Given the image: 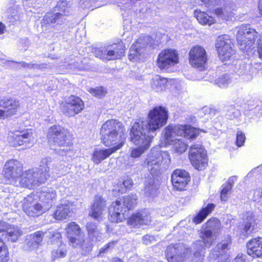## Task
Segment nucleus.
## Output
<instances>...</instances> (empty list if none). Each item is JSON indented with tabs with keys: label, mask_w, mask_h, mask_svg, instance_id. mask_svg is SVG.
Here are the masks:
<instances>
[{
	"label": "nucleus",
	"mask_w": 262,
	"mask_h": 262,
	"mask_svg": "<svg viewBox=\"0 0 262 262\" xmlns=\"http://www.w3.org/2000/svg\"><path fill=\"white\" fill-rule=\"evenodd\" d=\"M85 228L90 237H93L98 232L96 224L93 222H88L86 224Z\"/></svg>",
	"instance_id": "obj_43"
},
{
	"label": "nucleus",
	"mask_w": 262,
	"mask_h": 262,
	"mask_svg": "<svg viewBox=\"0 0 262 262\" xmlns=\"http://www.w3.org/2000/svg\"><path fill=\"white\" fill-rule=\"evenodd\" d=\"M147 119V128L143 120L138 119L129 129V141L138 146L130 150V156L133 158H139L149 148L154 138L150 133L166 125L168 119V111L164 106H156L149 111Z\"/></svg>",
	"instance_id": "obj_1"
},
{
	"label": "nucleus",
	"mask_w": 262,
	"mask_h": 262,
	"mask_svg": "<svg viewBox=\"0 0 262 262\" xmlns=\"http://www.w3.org/2000/svg\"><path fill=\"white\" fill-rule=\"evenodd\" d=\"M234 262H246L245 259L241 257H236Z\"/></svg>",
	"instance_id": "obj_56"
},
{
	"label": "nucleus",
	"mask_w": 262,
	"mask_h": 262,
	"mask_svg": "<svg viewBox=\"0 0 262 262\" xmlns=\"http://www.w3.org/2000/svg\"><path fill=\"white\" fill-rule=\"evenodd\" d=\"M235 11L233 3H225L223 6L215 8L213 13L218 17L224 20H229L235 15Z\"/></svg>",
	"instance_id": "obj_26"
},
{
	"label": "nucleus",
	"mask_w": 262,
	"mask_h": 262,
	"mask_svg": "<svg viewBox=\"0 0 262 262\" xmlns=\"http://www.w3.org/2000/svg\"><path fill=\"white\" fill-rule=\"evenodd\" d=\"M126 47L122 40L94 50L95 56L105 61L121 59L125 55Z\"/></svg>",
	"instance_id": "obj_5"
},
{
	"label": "nucleus",
	"mask_w": 262,
	"mask_h": 262,
	"mask_svg": "<svg viewBox=\"0 0 262 262\" xmlns=\"http://www.w3.org/2000/svg\"><path fill=\"white\" fill-rule=\"evenodd\" d=\"M231 185L227 184L224 186L220 192V199L222 201H226L228 199V193L231 190Z\"/></svg>",
	"instance_id": "obj_46"
},
{
	"label": "nucleus",
	"mask_w": 262,
	"mask_h": 262,
	"mask_svg": "<svg viewBox=\"0 0 262 262\" xmlns=\"http://www.w3.org/2000/svg\"><path fill=\"white\" fill-rule=\"evenodd\" d=\"M230 78L227 74H224L219 77L216 80V84L220 88H224L229 83Z\"/></svg>",
	"instance_id": "obj_45"
},
{
	"label": "nucleus",
	"mask_w": 262,
	"mask_h": 262,
	"mask_svg": "<svg viewBox=\"0 0 262 262\" xmlns=\"http://www.w3.org/2000/svg\"><path fill=\"white\" fill-rule=\"evenodd\" d=\"M151 222L150 213L145 209L138 210L127 220V224L132 227L147 225Z\"/></svg>",
	"instance_id": "obj_22"
},
{
	"label": "nucleus",
	"mask_w": 262,
	"mask_h": 262,
	"mask_svg": "<svg viewBox=\"0 0 262 262\" xmlns=\"http://www.w3.org/2000/svg\"><path fill=\"white\" fill-rule=\"evenodd\" d=\"M163 159L161 151L151 150L144 161L143 166L147 168L152 177L157 178L162 173Z\"/></svg>",
	"instance_id": "obj_13"
},
{
	"label": "nucleus",
	"mask_w": 262,
	"mask_h": 262,
	"mask_svg": "<svg viewBox=\"0 0 262 262\" xmlns=\"http://www.w3.org/2000/svg\"><path fill=\"white\" fill-rule=\"evenodd\" d=\"M233 47L234 43L228 35L223 34L218 37L215 47L219 57L223 62L231 60L235 53Z\"/></svg>",
	"instance_id": "obj_11"
},
{
	"label": "nucleus",
	"mask_w": 262,
	"mask_h": 262,
	"mask_svg": "<svg viewBox=\"0 0 262 262\" xmlns=\"http://www.w3.org/2000/svg\"><path fill=\"white\" fill-rule=\"evenodd\" d=\"M248 255L253 259L262 258V236L252 237L246 244Z\"/></svg>",
	"instance_id": "obj_23"
},
{
	"label": "nucleus",
	"mask_w": 262,
	"mask_h": 262,
	"mask_svg": "<svg viewBox=\"0 0 262 262\" xmlns=\"http://www.w3.org/2000/svg\"><path fill=\"white\" fill-rule=\"evenodd\" d=\"M33 139L32 129L16 130L12 133L10 142L13 146L17 147L30 143Z\"/></svg>",
	"instance_id": "obj_20"
},
{
	"label": "nucleus",
	"mask_w": 262,
	"mask_h": 262,
	"mask_svg": "<svg viewBox=\"0 0 262 262\" xmlns=\"http://www.w3.org/2000/svg\"><path fill=\"white\" fill-rule=\"evenodd\" d=\"M229 244V243L228 242L221 243V246L219 247V249H220L222 252H225V251L228 249Z\"/></svg>",
	"instance_id": "obj_52"
},
{
	"label": "nucleus",
	"mask_w": 262,
	"mask_h": 262,
	"mask_svg": "<svg viewBox=\"0 0 262 262\" xmlns=\"http://www.w3.org/2000/svg\"><path fill=\"white\" fill-rule=\"evenodd\" d=\"M257 52L259 58L262 59V34L257 41Z\"/></svg>",
	"instance_id": "obj_49"
},
{
	"label": "nucleus",
	"mask_w": 262,
	"mask_h": 262,
	"mask_svg": "<svg viewBox=\"0 0 262 262\" xmlns=\"http://www.w3.org/2000/svg\"><path fill=\"white\" fill-rule=\"evenodd\" d=\"M257 7L259 13L262 16V0L258 1Z\"/></svg>",
	"instance_id": "obj_54"
},
{
	"label": "nucleus",
	"mask_w": 262,
	"mask_h": 262,
	"mask_svg": "<svg viewBox=\"0 0 262 262\" xmlns=\"http://www.w3.org/2000/svg\"><path fill=\"white\" fill-rule=\"evenodd\" d=\"M23 170V164L18 160L10 159L6 162L3 168V177L10 182H17Z\"/></svg>",
	"instance_id": "obj_19"
},
{
	"label": "nucleus",
	"mask_w": 262,
	"mask_h": 262,
	"mask_svg": "<svg viewBox=\"0 0 262 262\" xmlns=\"http://www.w3.org/2000/svg\"><path fill=\"white\" fill-rule=\"evenodd\" d=\"M202 132L206 133L204 129L195 127L190 124H180L181 136L184 138L189 140H195Z\"/></svg>",
	"instance_id": "obj_29"
},
{
	"label": "nucleus",
	"mask_w": 262,
	"mask_h": 262,
	"mask_svg": "<svg viewBox=\"0 0 262 262\" xmlns=\"http://www.w3.org/2000/svg\"><path fill=\"white\" fill-rule=\"evenodd\" d=\"M46 233V232L42 231H37L31 234L32 238L33 240L32 245L36 246L37 247L40 246Z\"/></svg>",
	"instance_id": "obj_41"
},
{
	"label": "nucleus",
	"mask_w": 262,
	"mask_h": 262,
	"mask_svg": "<svg viewBox=\"0 0 262 262\" xmlns=\"http://www.w3.org/2000/svg\"><path fill=\"white\" fill-rule=\"evenodd\" d=\"M188 60L192 67L200 71H204L208 61V56L205 49L201 46H192L188 54Z\"/></svg>",
	"instance_id": "obj_14"
},
{
	"label": "nucleus",
	"mask_w": 262,
	"mask_h": 262,
	"mask_svg": "<svg viewBox=\"0 0 262 262\" xmlns=\"http://www.w3.org/2000/svg\"><path fill=\"white\" fill-rule=\"evenodd\" d=\"M258 36V32L254 29L250 28L249 25H241L236 35V40L239 48L244 52L251 50Z\"/></svg>",
	"instance_id": "obj_7"
},
{
	"label": "nucleus",
	"mask_w": 262,
	"mask_h": 262,
	"mask_svg": "<svg viewBox=\"0 0 262 262\" xmlns=\"http://www.w3.org/2000/svg\"><path fill=\"white\" fill-rule=\"evenodd\" d=\"M193 14L198 22L203 26H210L216 23L214 17L209 15L207 12L202 11L200 9H195Z\"/></svg>",
	"instance_id": "obj_31"
},
{
	"label": "nucleus",
	"mask_w": 262,
	"mask_h": 262,
	"mask_svg": "<svg viewBox=\"0 0 262 262\" xmlns=\"http://www.w3.org/2000/svg\"><path fill=\"white\" fill-rule=\"evenodd\" d=\"M35 176L37 186L45 183L50 177V167L47 165L41 166L38 171L35 172Z\"/></svg>",
	"instance_id": "obj_36"
},
{
	"label": "nucleus",
	"mask_w": 262,
	"mask_h": 262,
	"mask_svg": "<svg viewBox=\"0 0 262 262\" xmlns=\"http://www.w3.org/2000/svg\"><path fill=\"white\" fill-rule=\"evenodd\" d=\"M138 196L131 193L118 198L108 208V218L112 223L123 222L126 219L124 213L134 210L138 204Z\"/></svg>",
	"instance_id": "obj_3"
},
{
	"label": "nucleus",
	"mask_w": 262,
	"mask_h": 262,
	"mask_svg": "<svg viewBox=\"0 0 262 262\" xmlns=\"http://www.w3.org/2000/svg\"><path fill=\"white\" fill-rule=\"evenodd\" d=\"M55 8L57 10L61 12H47L42 18V22L45 25L54 24L55 23L58 24L60 21H62L63 16L70 15L68 4L65 1H58Z\"/></svg>",
	"instance_id": "obj_17"
},
{
	"label": "nucleus",
	"mask_w": 262,
	"mask_h": 262,
	"mask_svg": "<svg viewBox=\"0 0 262 262\" xmlns=\"http://www.w3.org/2000/svg\"><path fill=\"white\" fill-rule=\"evenodd\" d=\"M165 257L168 262H185V256L176 244L168 246L165 250Z\"/></svg>",
	"instance_id": "obj_28"
},
{
	"label": "nucleus",
	"mask_w": 262,
	"mask_h": 262,
	"mask_svg": "<svg viewBox=\"0 0 262 262\" xmlns=\"http://www.w3.org/2000/svg\"><path fill=\"white\" fill-rule=\"evenodd\" d=\"M18 179H19V184L21 187L32 189L37 186L36 184L35 171L33 169H29L24 171L23 170Z\"/></svg>",
	"instance_id": "obj_27"
},
{
	"label": "nucleus",
	"mask_w": 262,
	"mask_h": 262,
	"mask_svg": "<svg viewBox=\"0 0 262 262\" xmlns=\"http://www.w3.org/2000/svg\"><path fill=\"white\" fill-rule=\"evenodd\" d=\"M221 225L220 220L216 217H211L205 223V228L212 231L218 228Z\"/></svg>",
	"instance_id": "obj_42"
},
{
	"label": "nucleus",
	"mask_w": 262,
	"mask_h": 262,
	"mask_svg": "<svg viewBox=\"0 0 262 262\" xmlns=\"http://www.w3.org/2000/svg\"><path fill=\"white\" fill-rule=\"evenodd\" d=\"M74 206L73 202H68L57 205L53 213V217L58 221L67 220L74 213Z\"/></svg>",
	"instance_id": "obj_24"
},
{
	"label": "nucleus",
	"mask_w": 262,
	"mask_h": 262,
	"mask_svg": "<svg viewBox=\"0 0 262 262\" xmlns=\"http://www.w3.org/2000/svg\"><path fill=\"white\" fill-rule=\"evenodd\" d=\"M180 62V56L178 51L171 48L162 50L158 54L156 60L157 67L161 70H168Z\"/></svg>",
	"instance_id": "obj_12"
},
{
	"label": "nucleus",
	"mask_w": 262,
	"mask_h": 262,
	"mask_svg": "<svg viewBox=\"0 0 262 262\" xmlns=\"http://www.w3.org/2000/svg\"><path fill=\"white\" fill-rule=\"evenodd\" d=\"M67 255V250L63 249H57L53 250L51 252V257L53 260L63 258Z\"/></svg>",
	"instance_id": "obj_44"
},
{
	"label": "nucleus",
	"mask_w": 262,
	"mask_h": 262,
	"mask_svg": "<svg viewBox=\"0 0 262 262\" xmlns=\"http://www.w3.org/2000/svg\"><path fill=\"white\" fill-rule=\"evenodd\" d=\"M200 237L205 247L210 248L213 245L214 239L212 231L211 230H205L202 232Z\"/></svg>",
	"instance_id": "obj_39"
},
{
	"label": "nucleus",
	"mask_w": 262,
	"mask_h": 262,
	"mask_svg": "<svg viewBox=\"0 0 262 262\" xmlns=\"http://www.w3.org/2000/svg\"><path fill=\"white\" fill-rule=\"evenodd\" d=\"M56 197L55 191H48L41 192L39 198L43 208H50L56 201Z\"/></svg>",
	"instance_id": "obj_34"
},
{
	"label": "nucleus",
	"mask_w": 262,
	"mask_h": 262,
	"mask_svg": "<svg viewBox=\"0 0 262 262\" xmlns=\"http://www.w3.org/2000/svg\"><path fill=\"white\" fill-rule=\"evenodd\" d=\"M62 238V235L60 232L58 231H53L51 233L50 239L52 243L60 242Z\"/></svg>",
	"instance_id": "obj_48"
},
{
	"label": "nucleus",
	"mask_w": 262,
	"mask_h": 262,
	"mask_svg": "<svg viewBox=\"0 0 262 262\" xmlns=\"http://www.w3.org/2000/svg\"><path fill=\"white\" fill-rule=\"evenodd\" d=\"M101 142L110 148L95 150L92 160L96 164H100L103 160L121 148L126 141V131L124 124L117 119L106 121L100 129Z\"/></svg>",
	"instance_id": "obj_2"
},
{
	"label": "nucleus",
	"mask_w": 262,
	"mask_h": 262,
	"mask_svg": "<svg viewBox=\"0 0 262 262\" xmlns=\"http://www.w3.org/2000/svg\"><path fill=\"white\" fill-rule=\"evenodd\" d=\"M174 151L178 154H182L187 149L188 145L182 139H175L172 141L171 144Z\"/></svg>",
	"instance_id": "obj_38"
},
{
	"label": "nucleus",
	"mask_w": 262,
	"mask_h": 262,
	"mask_svg": "<svg viewBox=\"0 0 262 262\" xmlns=\"http://www.w3.org/2000/svg\"><path fill=\"white\" fill-rule=\"evenodd\" d=\"M110 244L111 243H108V244H107V245H105V247H106V248H108L110 247Z\"/></svg>",
	"instance_id": "obj_58"
},
{
	"label": "nucleus",
	"mask_w": 262,
	"mask_h": 262,
	"mask_svg": "<svg viewBox=\"0 0 262 262\" xmlns=\"http://www.w3.org/2000/svg\"><path fill=\"white\" fill-rule=\"evenodd\" d=\"M106 200L100 195L94 196L93 202L90 206L89 216L95 220L103 217V212L106 207Z\"/></svg>",
	"instance_id": "obj_21"
},
{
	"label": "nucleus",
	"mask_w": 262,
	"mask_h": 262,
	"mask_svg": "<svg viewBox=\"0 0 262 262\" xmlns=\"http://www.w3.org/2000/svg\"><path fill=\"white\" fill-rule=\"evenodd\" d=\"M168 79L162 77L159 75H156L150 81V86L153 90L157 92L162 91L167 88Z\"/></svg>",
	"instance_id": "obj_35"
},
{
	"label": "nucleus",
	"mask_w": 262,
	"mask_h": 262,
	"mask_svg": "<svg viewBox=\"0 0 262 262\" xmlns=\"http://www.w3.org/2000/svg\"><path fill=\"white\" fill-rule=\"evenodd\" d=\"M193 256L195 259H198L199 261L202 262L203 259V255L200 251H196L193 253Z\"/></svg>",
	"instance_id": "obj_51"
},
{
	"label": "nucleus",
	"mask_w": 262,
	"mask_h": 262,
	"mask_svg": "<svg viewBox=\"0 0 262 262\" xmlns=\"http://www.w3.org/2000/svg\"><path fill=\"white\" fill-rule=\"evenodd\" d=\"M258 220L253 212H247L243 216V221L238 227V235L241 238H247L258 232Z\"/></svg>",
	"instance_id": "obj_9"
},
{
	"label": "nucleus",
	"mask_w": 262,
	"mask_h": 262,
	"mask_svg": "<svg viewBox=\"0 0 262 262\" xmlns=\"http://www.w3.org/2000/svg\"><path fill=\"white\" fill-rule=\"evenodd\" d=\"M62 113L68 117H72L81 113L84 109V101L79 97L71 95L60 103Z\"/></svg>",
	"instance_id": "obj_10"
},
{
	"label": "nucleus",
	"mask_w": 262,
	"mask_h": 262,
	"mask_svg": "<svg viewBox=\"0 0 262 262\" xmlns=\"http://www.w3.org/2000/svg\"><path fill=\"white\" fill-rule=\"evenodd\" d=\"M88 92L94 97L101 98L107 94L106 89L103 86H97L90 88Z\"/></svg>",
	"instance_id": "obj_40"
},
{
	"label": "nucleus",
	"mask_w": 262,
	"mask_h": 262,
	"mask_svg": "<svg viewBox=\"0 0 262 262\" xmlns=\"http://www.w3.org/2000/svg\"><path fill=\"white\" fill-rule=\"evenodd\" d=\"M72 135L67 129L59 125H53L48 129L47 138L48 142L57 147H70L72 145Z\"/></svg>",
	"instance_id": "obj_6"
},
{
	"label": "nucleus",
	"mask_w": 262,
	"mask_h": 262,
	"mask_svg": "<svg viewBox=\"0 0 262 262\" xmlns=\"http://www.w3.org/2000/svg\"><path fill=\"white\" fill-rule=\"evenodd\" d=\"M196 242V243L195 244L196 245L197 244H199V245H200V246H202V244H201V241L198 240V241H197Z\"/></svg>",
	"instance_id": "obj_57"
},
{
	"label": "nucleus",
	"mask_w": 262,
	"mask_h": 262,
	"mask_svg": "<svg viewBox=\"0 0 262 262\" xmlns=\"http://www.w3.org/2000/svg\"><path fill=\"white\" fill-rule=\"evenodd\" d=\"M228 114H227L228 118L230 120H233L234 118H237L239 115V111L238 110H236L234 112H230L229 111H228Z\"/></svg>",
	"instance_id": "obj_50"
},
{
	"label": "nucleus",
	"mask_w": 262,
	"mask_h": 262,
	"mask_svg": "<svg viewBox=\"0 0 262 262\" xmlns=\"http://www.w3.org/2000/svg\"><path fill=\"white\" fill-rule=\"evenodd\" d=\"M111 262H124L121 258L118 257H114L112 259Z\"/></svg>",
	"instance_id": "obj_55"
},
{
	"label": "nucleus",
	"mask_w": 262,
	"mask_h": 262,
	"mask_svg": "<svg viewBox=\"0 0 262 262\" xmlns=\"http://www.w3.org/2000/svg\"><path fill=\"white\" fill-rule=\"evenodd\" d=\"M67 237L71 245L74 244L81 237L83 233L80 226L75 222H70L65 228Z\"/></svg>",
	"instance_id": "obj_25"
},
{
	"label": "nucleus",
	"mask_w": 262,
	"mask_h": 262,
	"mask_svg": "<svg viewBox=\"0 0 262 262\" xmlns=\"http://www.w3.org/2000/svg\"><path fill=\"white\" fill-rule=\"evenodd\" d=\"M20 108V102L18 99L11 97L0 98V119L17 115Z\"/></svg>",
	"instance_id": "obj_15"
},
{
	"label": "nucleus",
	"mask_w": 262,
	"mask_h": 262,
	"mask_svg": "<svg viewBox=\"0 0 262 262\" xmlns=\"http://www.w3.org/2000/svg\"><path fill=\"white\" fill-rule=\"evenodd\" d=\"M37 196L34 193H31L24 198L22 203L23 211L30 217H38L43 212V206L37 202Z\"/></svg>",
	"instance_id": "obj_16"
},
{
	"label": "nucleus",
	"mask_w": 262,
	"mask_h": 262,
	"mask_svg": "<svg viewBox=\"0 0 262 262\" xmlns=\"http://www.w3.org/2000/svg\"><path fill=\"white\" fill-rule=\"evenodd\" d=\"M72 246L74 247H79L82 253L86 255L90 253L92 251L93 244L89 242H86L84 237H81Z\"/></svg>",
	"instance_id": "obj_37"
},
{
	"label": "nucleus",
	"mask_w": 262,
	"mask_h": 262,
	"mask_svg": "<svg viewBox=\"0 0 262 262\" xmlns=\"http://www.w3.org/2000/svg\"><path fill=\"white\" fill-rule=\"evenodd\" d=\"M190 181L191 177L189 173L184 169H176L171 174V182L174 191L186 190Z\"/></svg>",
	"instance_id": "obj_18"
},
{
	"label": "nucleus",
	"mask_w": 262,
	"mask_h": 262,
	"mask_svg": "<svg viewBox=\"0 0 262 262\" xmlns=\"http://www.w3.org/2000/svg\"><path fill=\"white\" fill-rule=\"evenodd\" d=\"M143 39H137L132 45L128 54V59L132 61H137L140 60L141 51L143 48Z\"/></svg>",
	"instance_id": "obj_33"
},
{
	"label": "nucleus",
	"mask_w": 262,
	"mask_h": 262,
	"mask_svg": "<svg viewBox=\"0 0 262 262\" xmlns=\"http://www.w3.org/2000/svg\"><path fill=\"white\" fill-rule=\"evenodd\" d=\"M173 136H180V124H169L163 130V138L166 143L171 144Z\"/></svg>",
	"instance_id": "obj_32"
},
{
	"label": "nucleus",
	"mask_w": 262,
	"mask_h": 262,
	"mask_svg": "<svg viewBox=\"0 0 262 262\" xmlns=\"http://www.w3.org/2000/svg\"><path fill=\"white\" fill-rule=\"evenodd\" d=\"M6 31V26L2 22L0 21V35L4 33Z\"/></svg>",
	"instance_id": "obj_53"
},
{
	"label": "nucleus",
	"mask_w": 262,
	"mask_h": 262,
	"mask_svg": "<svg viewBox=\"0 0 262 262\" xmlns=\"http://www.w3.org/2000/svg\"><path fill=\"white\" fill-rule=\"evenodd\" d=\"M188 158L191 164L196 170H203L208 166V157L207 152L201 145L194 144L191 145Z\"/></svg>",
	"instance_id": "obj_8"
},
{
	"label": "nucleus",
	"mask_w": 262,
	"mask_h": 262,
	"mask_svg": "<svg viewBox=\"0 0 262 262\" xmlns=\"http://www.w3.org/2000/svg\"><path fill=\"white\" fill-rule=\"evenodd\" d=\"M0 262H9L10 254L7 242L15 243L21 235V230L14 225L0 220Z\"/></svg>",
	"instance_id": "obj_4"
},
{
	"label": "nucleus",
	"mask_w": 262,
	"mask_h": 262,
	"mask_svg": "<svg viewBox=\"0 0 262 262\" xmlns=\"http://www.w3.org/2000/svg\"><path fill=\"white\" fill-rule=\"evenodd\" d=\"M215 205L213 203H208L205 206H203L200 210L193 216L192 221L195 225L202 223L207 217L214 210Z\"/></svg>",
	"instance_id": "obj_30"
},
{
	"label": "nucleus",
	"mask_w": 262,
	"mask_h": 262,
	"mask_svg": "<svg viewBox=\"0 0 262 262\" xmlns=\"http://www.w3.org/2000/svg\"><path fill=\"white\" fill-rule=\"evenodd\" d=\"M246 140L245 134L241 130H238L236 134L235 144L238 147H241L244 145Z\"/></svg>",
	"instance_id": "obj_47"
}]
</instances>
